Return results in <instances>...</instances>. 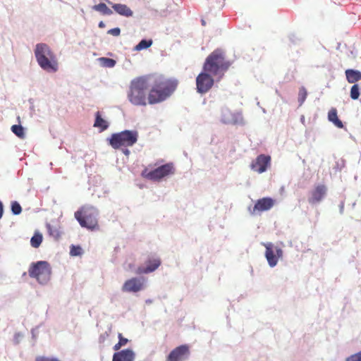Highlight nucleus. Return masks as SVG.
Wrapping results in <instances>:
<instances>
[{"mask_svg": "<svg viewBox=\"0 0 361 361\" xmlns=\"http://www.w3.org/2000/svg\"><path fill=\"white\" fill-rule=\"evenodd\" d=\"M92 8L97 11L101 12L104 15L109 16L113 13L112 11L104 3L94 5L93 6Z\"/></svg>", "mask_w": 361, "mask_h": 361, "instance_id": "obj_22", "label": "nucleus"}, {"mask_svg": "<svg viewBox=\"0 0 361 361\" xmlns=\"http://www.w3.org/2000/svg\"><path fill=\"white\" fill-rule=\"evenodd\" d=\"M283 255V251L280 248H276L275 252L272 250V267H274L279 259L281 258Z\"/></svg>", "mask_w": 361, "mask_h": 361, "instance_id": "obj_27", "label": "nucleus"}, {"mask_svg": "<svg viewBox=\"0 0 361 361\" xmlns=\"http://www.w3.org/2000/svg\"><path fill=\"white\" fill-rule=\"evenodd\" d=\"M11 211L13 214L18 215L20 214L22 212V208L20 204L17 202H13L11 203Z\"/></svg>", "mask_w": 361, "mask_h": 361, "instance_id": "obj_30", "label": "nucleus"}, {"mask_svg": "<svg viewBox=\"0 0 361 361\" xmlns=\"http://www.w3.org/2000/svg\"><path fill=\"white\" fill-rule=\"evenodd\" d=\"M152 87L149 91L147 102L149 104L160 103L169 97L177 87V82L159 76L151 75Z\"/></svg>", "mask_w": 361, "mask_h": 361, "instance_id": "obj_1", "label": "nucleus"}, {"mask_svg": "<svg viewBox=\"0 0 361 361\" xmlns=\"http://www.w3.org/2000/svg\"><path fill=\"white\" fill-rule=\"evenodd\" d=\"M118 343L122 345V346H124L126 345L128 342V340L126 338H124L122 335V334L119 333L118 335Z\"/></svg>", "mask_w": 361, "mask_h": 361, "instance_id": "obj_35", "label": "nucleus"}, {"mask_svg": "<svg viewBox=\"0 0 361 361\" xmlns=\"http://www.w3.org/2000/svg\"><path fill=\"white\" fill-rule=\"evenodd\" d=\"M350 95L352 99L356 100L359 98L360 96V87L357 84H354L351 88L350 92Z\"/></svg>", "mask_w": 361, "mask_h": 361, "instance_id": "obj_28", "label": "nucleus"}, {"mask_svg": "<svg viewBox=\"0 0 361 361\" xmlns=\"http://www.w3.org/2000/svg\"><path fill=\"white\" fill-rule=\"evenodd\" d=\"M70 254L71 256H80L82 254V250L79 245H72L71 247Z\"/></svg>", "mask_w": 361, "mask_h": 361, "instance_id": "obj_29", "label": "nucleus"}, {"mask_svg": "<svg viewBox=\"0 0 361 361\" xmlns=\"http://www.w3.org/2000/svg\"><path fill=\"white\" fill-rule=\"evenodd\" d=\"M42 242V235L39 233H35L30 240L32 247L37 248Z\"/></svg>", "mask_w": 361, "mask_h": 361, "instance_id": "obj_23", "label": "nucleus"}, {"mask_svg": "<svg viewBox=\"0 0 361 361\" xmlns=\"http://www.w3.org/2000/svg\"><path fill=\"white\" fill-rule=\"evenodd\" d=\"M152 40L142 39L138 43V44L135 46V49L137 51H140L145 49H147L152 45Z\"/></svg>", "mask_w": 361, "mask_h": 361, "instance_id": "obj_26", "label": "nucleus"}, {"mask_svg": "<svg viewBox=\"0 0 361 361\" xmlns=\"http://www.w3.org/2000/svg\"><path fill=\"white\" fill-rule=\"evenodd\" d=\"M265 247H266L265 256H266V258H267L269 264L271 265V244L267 243V245H265Z\"/></svg>", "mask_w": 361, "mask_h": 361, "instance_id": "obj_32", "label": "nucleus"}, {"mask_svg": "<svg viewBox=\"0 0 361 361\" xmlns=\"http://www.w3.org/2000/svg\"><path fill=\"white\" fill-rule=\"evenodd\" d=\"M326 192V188L324 185H318L311 191V196L308 199L309 203L314 204L322 200Z\"/></svg>", "mask_w": 361, "mask_h": 361, "instance_id": "obj_13", "label": "nucleus"}, {"mask_svg": "<svg viewBox=\"0 0 361 361\" xmlns=\"http://www.w3.org/2000/svg\"><path fill=\"white\" fill-rule=\"evenodd\" d=\"M271 208V198L266 197L257 200L252 209H250L252 214H257Z\"/></svg>", "mask_w": 361, "mask_h": 361, "instance_id": "obj_14", "label": "nucleus"}, {"mask_svg": "<svg viewBox=\"0 0 361 361\" xmlns=\"http://www.w3.org/2000/svg\"><path fill=\"white\" fill-rule=\"evenodd\" d=\"M112 8L117 13L125 17H130L133 14V11L126 4H114Z\"/></svg>", "mask_w": 361, "mask_h": 361, "instance_id": "obj_17", "label": "nucleus"}, {"mask_svg": "<svg viewBox=\"0 0 361 361\" xmlns=\"http://www.w3.org/2000/svg\"><path fill=\"white\" fill-rule=\"evenodd\" d=\"M135 353L130 349L123 350L115 353L112 361H134Z\"/></svg>", "mask_w": 361, "mask_h": 361, "instance_id": "obj_16", "label": "nucleus"}, {"mask_svg": "<svg viewBox=\"0 0 361 361\" xmlns=\"http://www.w3.org/2000/svg\"><path fill=\"white\" fill-rule=\"evenodd\" d=\"M345 361H361V350L348 357Z\"/></svg>", "mask_w": 361, "mask_h": 361, "instance_id": "obj_31", "label": "nucleus"}, {"mask_svg": "<svg viewBox=\"0 0 361 361\" xmlns=\"http://www.w3.org/2000/svg\"><path fill=\"white\" fill-rule=\"evenodd\" d=\"M346 80L349 83H356L361 80V71L354 69H347L345 71Z\"/></svg>", "mask_w": 361, "mask_h": 361, "instance_id": "obj_18", "label": "nucleus"}, {"mask_svg": "<svg viewBox=\"0 0 361 361\" xmlns=\"http://www.w3.org/2000/svg\"><path fill=\"white\" fill-rule=\"evenodd\" d=\"M124 154L126 155H128L130 154V151L127 149H126L124 151H123Z\"/></svg>", "mask_w": 361, "mask_h": 361, "instance_id": "obj_40", "label": "nucleus"}, {"mask_svg": "<svg viewBox=\"0 0 361 361\" xmlns=\"http://www.w3.org/2000/svg\"><path fill=\"white\" fill-rule=\"evenodd\" d=\"M270 157L264 155H259L256 160L252 162V169L258 173L264 172L267 167Z\"/></svg>", "mask_w": 361, "mask_h": 361, "instance_id": "obj_15", "label": "nucleus"}, {"mask_svg": "<svg viewBox=\"0 0 361 361\" xmlns=\"http://www.w3.org/2000/svg\"><path fill=\"white\" fill-rule=\"evenodd\" d=\"M94 126L96 128H99L101 129V131L105 130L106 129H107L109 126L107 122L101 117L99 111H97L96 113V118Z\"/></svg>", "mask_w": 361, "mask_h": 361, "instance_id": "obj_20", "label": "nucleus"}, {"mask_svg": "<svg viewBox=\"0 0 361 361\" xmlns=\"http://www.w3.org/2000/svg\"><path fill=\"white\" fill-rule=\"evenodd\" d=\"M144 279L132 278L127 280L122 286V291L127 293H137L144 288Z\"/></svg>", "mask_w": 361, "mask_h": 361, "instance_id": "obj_11", "label": "nucleus"}, {"mask_svg": "<svg viewBox=\"0 0 361 361\" xmlns=\"http://www.w3.org/2000/svg\"><path fill=\"white\" fill-rule=\"evenodd\" d=\"M99 27L100 28H104V27H105V24H104V23L103 21H100V22L99 23Z\"/></svg>", "mask_w": 361, "mask_h": 361, "instance_id": "obj_39", "label": "nucleus"}, {"mask_svg": "<svg viewBox=\"0 0 361 361\" xmlns=\"http://www.w3.org/2000/svg\"><path fill=\"white\" fill-rule=\"evenodd\" d=\"M103 59L106 61V65L109 67H113L115 65V63H116L115 61L113 60V59H104V58Z\"/></svg>", "mask_w": 361, "mask_h": 361, "instance_id": "obj_36", "label": "nucleus"}, {"mask_svg": "<svg viewBox=\"0 0 361 361\" xmlns=\"http://www.w3.org/2000/svg\"><path fill=\"white\" fill-rule=\"evenodd\" d=\"M328 119L339 128H343L342 121L338 117V113L336 108H331L328 113Z\"/></svg>", "mask_w": 361, "mask_h": 361, "instance_id": "obj_19", "label": "nucleus"}, {"mask_svg": "<svg viewBox=\"0 0 361 361\" xmlns=\"http://www.w3.org/2000/svg\"><path fill=\"white\" fill-rule=\"evenodd\" d=\"M231 64L232 63L226 59L225 51L218 48L206 58L202 69L204 71L211 73L213 77L220 80Z\"/></svg>", "mask_w": 361, "mask_h": 361, "instance_id": "obj_2", "label": "nucleus"}, {"mask_svg": "<svg viewBox=\"0 0 361 361\" xmlns=\"http://www.w3.org/2000/svg\"><path fill=\"white\" fill-rule=\"evenodd\" d=\"M105 1H107L109 4H111V2L109 0H105Z\"/></svg>", "mask_w": 361, "mask_h": 361, "instance_id": "obj_42", "label": "nucleus"}, {"mask_svg": "<svg viewBox=\"0 0 361 361\" xmlns=\"http://www.w3.org/2000/svg\"><path fill=\"white\" fill-rule=\"evenodd\" d=\"M214 77L211 73L202 71L196 78V87L197 92L200 94L207 93L214 85Z\"/></svg>", "mask_w": 361, "mask_h": 361, "instance_id": "obj_9", "label": "nucleus"}, {"mask_svg": "<svg viewBox=\"0 0 361 361\" xmlns=\"http://www.w3.org/2000/svg\"><path fill=\"white\" fill-rule=\"evenodd\" d=\"M12 132L18 137L24 138L25 137V132L24 128L20 125H13L11 127Z\"/></svg>", "mask_w": 361, "mask_h": 361, "instance_id": "obj_25", "label": "nucleus"}, {"mask_svg": "<svg viewBox=\"0 0 361 361\" xmlns=\"http://www.w3.org/2000/svg\"><path fill=\"white\" fill-rule=\"evenodd\" d=\"M202 25L204 26L206 25V22L204 19H202Z\"/></svg>", "mask_w": 361, "mask_h": 361, "instance_id": "obj_41", "label": "nucleus"}, {"mask_svg": "<svg viewBox=\"0 0 361 361\" xmlns=\"http://www.w3.org/2000/svg\"><path fill=\"white\" fill-rule=\"evenodd\" d=\"M4 213V208H3V204L0 201V219L2 217Z\"/></svg>", "mask_w": 361, "mask_h": 361, "instance_id": "obj_38", "label": "nucleus"}, {"mask_svg": "<svg viewBox=\"0 0 361 361\" xmlns=\"http://www.w3.org/2000/svg\"><path fill=\"white\" fill-rule=\"evenodd\" d=\"M190 349L188 345H181L174 348L167 356V361H183L188 357Z\"/></svg>", "mask_w": 361, "mask_h": 361, "instance_id": "obj_10", "label": "nucleus"}, {"mask_svg": "<svg viewBox=\"0 0 361 361\" xmlns=\"http://www.w3.org/2000/svg\"><path fill=\"white\" fill-rule=\"evenodd\" d=\"M98 212L92 206L84 205L75 212V218L82 227L94 231L99 228Z\"/></svg>", "mask_w": 361, "mask_h": 361, "instance_id": "obj_5", "label": "nucleus"}, {"mask_svg": "<svg viewBox=\"0 0 361 361\" xmlns=\"http://www.w3.org/2000/svg\"><path fill=\"white\" fill-rule=\"evenodd\" d=\"M35 55L39 66L47 72L54 73L58 70V62L55 55L46 44L36 45Z\"/></svg>", "mask_w": 361, "mask_h": 361, "instance_id": "obj_4", "label": "nucleus"}, {"mask_svg": "<svg viewBox=\"0 0 361 361\" xmlns=\"http://www.w3.org/2000/svg\"><path fill=\"white\" fill-rule=\"evenodd\" d=\"M307 96V91L305 87H301L298 91V101L299 106L302 105Z\"/></svg>", "mask_w": 361, "mask_h": 361, "instance_id": "obj_24", "label": "nucleus"}, {"mask_svg": "<svg viewBox=\"0 0 361 361\" xmlns=\"http://www.w3.org/2000/svg\"><path fill=\"white\" fill-rule=\"evenodd\" d=\"M47 228L50 236L53 237L55 240L60 238L61 232L58 226L48 224H47Z\"/></svg>", "mask_w": 361, "mask_h": 361, "instance_id": "obj_21", "label": "nucleus"}, {"mask_svg": "<svg viewBox=\"0 0 361 361\" xmlns=\"http://www.w3.org/2000/svg\"><path fill=\"white\" fill-rule=\"evenodd\" d=\"M35 361H60V360H58L57 358H54V357L39 356L36 358Z\"/></svg>", "mask_w": 361, "mask_h": 361, "instance_id": "obj_33", "label": "nucleus"}, {"mask_svg": "<svg viewBox=\"0 0 361 361\" xmlns=\"http://www.w3.org/2000/svg\"><path fill=\"white\" fill-rule=\"evenodd\" d=\"M145 264L146 267H139L135 274L140 275L153 272L161 265V261L159 257H151L146 261Z\"/></svg>", "mask_w": 361, "mask_h": 361, "instance_id": "obj_12", "label": "nucleus"}, {"mask_svg": "<svg viewBox=\"0 0 361 361\" xmlns=\"http://www.w3.org/2000/svg\"><path fill=\"white\" fill-rule=\"evenodd\" d=\"M29 276L35 279L39 283H47L51 278V269L46 261L32 263L28 270Z\"/></svg>", "mask_w": 361, "mask_h": 361, "instance_id": "obj_7", "label": "nucleus"}, {"mask_svg": "<svg viewBox=\"0 0 361 361\" xmlns=\"http://www.w3.org/2000/svg\"><path fill=\"white\" fill-rule=\"evenodd\" d=\"M151 75L140 76L131 80L127 97L131 104L135 106H146L147 91L151 84Z\"/></svg>", "mask_w": 361, "mask_h": 361, "instance_id": "obj_3", "label": "nucleus"}, {"mask_svg": "<svg viewBox=\"0 0 361 361\" xmlns=\"http://www.w3.org/2000/svg\"><path fill=\"white\" fill-rule=\"evenodd\" d=\"M122 347V345L118 342L114 346V350L117 351L118 350L121 348Z\"/></svg>", "mask_w": 361, "mask_h": 361, "instance_id": "obj_37", "label": "nucleus"}, {"mask_svg": "<svg viewBox=\"0 0 361 361\" xmlns=\"http://www.w3.org/2000/svg\"><path fill=\"white\" fill-rule=\"evenodd\" d=\"M138 139V133L136 130H123L114 133L109 138V144L114 149L122 147H131L135 144Z\"/></svg>", "mask_w": 361, "mask_h": 361, "instance_id": "obj_6", "label": "nucleus"}, {"mask_svg": "<svg viewBox=\"0 0 361 361\" xmlns=\"http://www.w3.org/2000/svg\"><path fill=\"white\" fill-rule=\"evenodd\" d=\"M175 166L171 162L158 166L154 170L149 171L145 168L141 173L142 177L152 180L160 181L166 176L173 175L175 173Z\"/></svg>", "mask_w": 361, "mask_h": 361, "instance_id": "obj_8", "label": "nucleus"}, {"mask_svg": "<svg viewBox=\"0 0 361 361\" xmlns=\"http://www.w3.org/2000/svg\"><path fill=\"white\" fill-rule=\"evenodd\" d=\"M107 33L114 36H118L121 33V30L118 27L112 28L109 30Z\"/></svg>", "mask_w": 361, "mask_h": 361, "instance_id": "obj_34", "label": "nucleus"}]
</instances>
